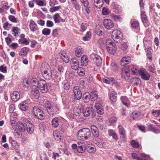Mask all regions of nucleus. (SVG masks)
Segmentation results:
<instances>
[{
    "label": "nucleus",
    "instance_id": "nucleus-7",
    "mask_svg": "<svg viewBox=\"0 0 160 160\" xmlns=\"http://www.w3.org/2000/svg\"><path fill=\"white\" fill-rule=\"evenodd\" d=\"M103 25L106 29L110 30L114 27V23L113 21L110 19H105L103 21Z\"/></svg>",
    "mask_w": 160,
    "mask_h": 160
},
{
    "label": "nucleus",
    "instance_id": "nucleus-63",
    "mask_svg": "<svg viewBox=\"0 0 160 160\" xmlns=\"http://www.w3.org/2000/svg\"><path fill=\"white\" fill-rule=\"evenodd\" d=\"M12 146L14 147L15 148H18L19 147V145L18 144V142L15 141H12V142L11 143Z\"/></svg>",
    "mask_w": 160,
    "mask_h": 160
},
{
    "label": "nucleus",
    "instance_id": "nucleus-15",
    "mask_svg": "<svg viewBox=\"0 0 160 160\" xmlns=\"http://www.w3.org/2000/svg\"><path fill=\"white\" fill-rule=\"evenodd\" d=\"M122 77L125 79H128L130 77V73L128 66L125 67L122 71Z\"/></svg>",
    "mask_w": 160,
    "mask_h": 160
},
{
    "label": "nucleus",
    "instance_id": "nucleus-24",
    "mask_svg": "<svg viewBox=\"0 0 160 160\" xmlns=\"http://www.w3.org/2000/svg\"><path fill=\"white\" fill-rule=\"evenodd\" d=\"M20 95L19 92L16 91H14L13 92L11 96L12 100L14 102L17 101L20 98Z\"/></svg>",
    "mask_w": 160,
    "mask_h": 160
},
{
    "label": "nucleus",
    "instance_id": "nucleus-21",
    "mask_svg": "<svg viewBox=\"0 0 160 160\" xmlns=\"http://www.w3.org/2000/svg\"><path fill=\"white\" fill-rule=\"evenodd\" d=\"M26 126V129L28 132L30 134L32 133L34 131L33 125L30 122H27Z\"/></svg>",
    "mask_w": 160,
    "mask_h": 160
},
{
    "label": "nucleus",
    "instance_id": "nucleus-6",
    "mask_svg": "<svg viewBox=\"0 0 160 160\" xmlns=\"http://www.w3.org/2000/svg\"><path fill=\"white\" fill-rule=\"evenodd\" d=\"M90 58L92 60L94 64L97 67L100 66L102 63L101 58L97 54L92 53L90 55Z\"/></svg>",
    "mask_w": 160,
    "mask_h": 160
},
{
    "label": "nucleus",
    "instance_id": "nucleus-42",
    "mask_svg": "<svg viewBox=\"0 0 160 160\" xmlns=\"http://www.w3.org/2000/svg\"><path fill=\"white\" fill-rule=\"evenodd\" d=\"M90 97L92 101H95L98 98L97 92L95 91L92 92L90 94Z\"/></svg>",
    "mask_w": 160,
    "mask_h": 160
},
{
    "label": "nucleus",
    "instance_id": "nucleus-40",
    "mask_svg": "<svg viewBox=\"0 0 160 160\" xmlns=\"http://www.w3.org/2000/svg\"><path fill=\"white\" fill-rule=\"evenodd\" d=\"M87 150L88 152L93 153L96 151V149L95 146L91 145L87 146Z\"/></svg>",
    "mask_w": 160,
    "mask_h": 160
},
{
    "label": "nucleus",
    "instance_id": "nucleus-29",
    "mask_svg": "<svg viewBox=\"0 0 160 160\" xmlns=\"http://www.w3.org/2000/svg\"><path fill=\"white\" fill-rule=\"evenodd\" d=\"M60 57L63 62L68 63L69 61V58L66 56V54L64 52H62L60 53Z\"/></svg>",
    "mask_w": 160,
    "mask_h": 160
},
{
    "label": "nucleus",
    "instance_id": "nucleus-54",
    "mask_svg": "<svg viewBox=\"0 0 160 160\" xmlns=\"http://www.w3.org/2000/svg\"><path fill=\"white\" fill-rule=\"evenodd\" d=\"M110 12V10L107 8H103L102 9V13L104 15H107Z\"/></svg>",
    "mask_w": 160,
    "mask_h": 160
},
{
    "label": "nucleus",
    "instance_id": "nucleus-18",
    "mask_svg": "<svg viewBox=\"0 0 160 160\" xmlns=\"http://www.w3.org/2000/svg\"><path fill=\"white\" fill-rule=\"evenodd\" d=\"M94 106L98 113L101 115L103 113V110L101 104L99 103H97L95 104Z\"/></svg>",
    "mask_w": 160,
    "mask_h": 160
},
{
    "label": "nucleus",
    "instance_id": "nucleus-38",
    "mask_svg": "<svg viewBox=\"0 0 160 160\" xmlns=\"http://www.w3.org/2000/svg\"><path fill=\"white\" fill-rule=\"evenodd\" d=\"M148 128L150 130L155 133H158L160 132V131L157 128L153 127L152 124H150L148 126Z\"/></svg>",
    "mask_w": 160,
    "mask_h": 160
},
{
    "label": "nucleus",
    "instance_id": "nucleus-56",
    "mask_svg": "<svg viewBox=\"0 0 160 160\" xmlns=\"http://www.w3.org/2000/svg\"><path fill=\"white\" fill-rule=\"evenodd\" d=\"M51 32V30L48 28L44 29L42 31V34L45 35H48L50 34Z\"/></svg>",
    "mask_w": 160,
    "mask_h": 160
},
{
    "label": "nucleus",
    "instance_id": "nucleus-43",
    "mask_svg": "<svg viewBox=\"0 0 160 160\" xmlns=\"http://www.w3.org/2000/svg\"><path fill=\"white\" fill-rule=\"evenodd\" d=\"M109 135L111 136H112L113 139L117 140L118 139L117 134L115 132L112 130H110L108 131Z\"/></svg>",
    "mask_w": 160,
    "mask_h": 160
},
{
    "label": "nucleus",
    "instance_id": "nucleus-9",
    "mask_svg": "<svg viewBox=\"0 0 160 160\" xmlns=\"http://www.w3.org/2000/svg\"><path fill=\"white\" fill-rule=\"evenodd\" d=\"M73 91L75 99L77 100H79L81 99L82 93L81 91L78 87H74L73 89Z\"/></svg>",
    "mask_w": 160,
    "mask_h": 160
},
{
    "label": "nucleus",
    "instance_id": "nucleus-20",
    "mask_svg": "<svg viewBox=\"0 0 160 160\" xmlns=\"http://www.w3.org/2000/svg\"><path fill=\"white\" fill-rule=\"evenodd\" d=\"M53 18L55 23H59L61 22H64L65 21V20L62 18L58 13H56L53 16Z\"/></svg>",
    "mask_w": 160,
    "mask_h": 160
},
{
    "label": "nucleus",
    "instance_id": "nucleus-14",
    "mask_svg": "<svg viewBox=\"0 0 160 160\" xmlns=\"http://www.w3.org/2000/svg\"><path fill=\"white\" fill-rule=\"evenodd\" d=\"M129 69H131L132 73L133 75H135L139 73V70L138 66L134 65H131L128 66Z\"/></svg>",
    "mask_w": 160,
    "mask_h": 160
},
{
    "label": "nucleus",
    "instance_id": "nucleus-28",
    "mask_svg": "<svg viewBox=\"0 0 160 160\" xmlns=\"http://www.w3.org/2000/svg\"><path fill=\"white\" fill-rule=\"evenodd\" d=\"M117 93L114 91L110 92L109 94V98L111 101L112 102H116L117 100Z\"/></svg>",
    "mask_w": 160,
    "mask_h": 160
},
{
    "label": "nucleus",
    "instance_id": "nucleus-59",
    "mask_svg": "<svg viewBox=\"0 0 160 160\" xmlns=\"http://www.w3.org/2000/svg\"><path fill=\"white\" fill-rule=\"evenodd\" d=\"M0 71L4 73H6L7 72V67L4 65L0 66Z\"/></svg>",
    "mask_w": 160,
    "mask_h": 160
},
{
    "label": "nucleus",
    "instance_id": "nucleus-44",
    "mask_svg": "<svg viewBox=\"0 0 160 160\" xmlns=\"http://www.w3.org/2000/svg\"><path fill=\"white\" fill-rule=\"evenodd\" d=\"M29 39L27 40L26 38H22V39H19L18 40V42L20 44H23L26 45L29 44Z\"/></svg>",
    "mask_w": 160,
    "mask_h": 160
},
{
    "label": "nucleus",
    "instance_id": "nucleus-34",
    "mask_svg": "<svg viewBox=\"0 0 160 160\" xmlns=\"http://www.w3.org/2000/svg\"><path fill=\"white\" fill-rule=\"evenodd\" d=\"M95 5L98 8H100L103 4V0H94Z\"/></svg>",
    "mask_w": 160,
    "mask_h": 160
},
{
    "label": "nucleus",
    "instance_id": "nucleus-27",
    "mask_svg": "<svg viewBox=\"0 0 160 160\" xmlns=\"http://www.w3.org/2000/svg\"><path fill=\"white\" fill-rule=\"evenodd\" d=\"M29 50V49L28 48H22L21 49L19 53V55L21 56H24L27 54V53Z\"/></svg>",
    "mask_w": 160,
    "mask_h": 160
},
{
    "label": "nucleus",
    "instance_id": "nucleus-31",
    "mask_svg": "<svg viewBox=\"0 0 160 160\" xmlns=\"http://www.w3.org/2000/svg\"><path fill=\"white\" fill-rule=\"evenodd\" d=\"M120 99L122 103L126 107H128L129 101L127 97L126 96H122L121 97Z\"/></svg>",
    "mask_w": 160,
    "mask_h": 160
},
{
    "label": "nucleus",
    "instance_id": "nucleus-35",
    "mask_svg": "<svg viewBox=\"0 0 160 160\" xmlns=\"http://www.w3.org/2000/svg\"><path fill=\"white\" fill-rule=\"evenodd\" d=\"M62 87L65 90H68L70 88V85L67 80H64L62 83Z\"/></svg>",
    "mask_w": 160,
    "mask_h": 160
},
{
    "label": "nucleus",
    "instance_id": "nucleus-48",
    "mask_svg": "<svg viewBox=\"0 0 160 160\" xmlns=\"http://www.w3.org/2000/svg\"><path fill=\"white\" fill-rule=\"evenodd\" d=\"M91 32H87L86 36L82 38V40L84 41H88L91 39Z\"/></svg>",
    "mask_w": 160,
    "mask_h": 160
},
{
    "label": "nucleus",
    "instance_id": "nucleus-64",
    "mask_svg": "<svg viewBox=\"0 0 160 160\" xmlns=\"http://www.w3.org/2000/svg\"><path fill=\"white\" fill-rule=\"evenodd\" d=\"M60 8V6L54 7L52 8H50V11L52 12H54L58 10Z\"/></svg>",
    "mask_w": 160,
    "mask_h": 160
},
{
    "label": "nucleus",
    "instance_id": "nucleus-19",
    "mask_svg": "<svg viewBox=\"0 0 160 160\" xmlns=\"http://www.w3.org/2000/svg\"><path fill=\"white\" fill-rule=\"evenodd\" d=\"M88 57L86 55H83L81 58L80 61L81 65L82 66H86L88 64Z\"/></svg>",
    "mask_w": 160,
    "mask_h": 160
},
{
    "label": "nucleus",
    "instance_id": "nucleus-41",
    "mask_svg": "<svg viewBox=\"0 0 160 160\" xmlns=\"http://www.w3.org/2000/svg\"><path fill=\"white\" fill-rule=\"evenodd\" d=\"M13 134L15 138H20L21 136L20 132L19 130L18 129L14 130Z\"/></svg>",
    "mask_w": 160,
    "mask_h": 160
},
{
    "label": "nucleus",
    "instance_id": "nucleus-2",
    "mask_svg": "<svg viewBox=\"0 0 160 160\" xmlns=\"http://www.w3.org/2000/svg\"><path fill=\"white\" fill-rule=\"evenodd\" d=\"M65 109L66 114L71 118L73 117L74 114L76 116H79L83 110L82 108H79L77 105L70 106L66 108Z\"/></svg>",
    "mask_w": 160,
    "mask_h": 160
},
{
    "label": "nucleus",
    "instance_id": "nucleus-36",
    "mask_svg": "<svg viewBox=\"0 0 160 160\" xmlns=\"http://www.w3.org/2000/svg\"><path fill=\"white\" fill-rule=\"evenodd\" d=\"M119 133L120 136L122 138L124 137L125 135V131L123 127L121 125L118 126Z\"/></svg>",
    "mask_w": 160,
    "mask_h": 160
},
{
    "label": "nucleus",
    "instance_id": "nucleus-50",
    "mask_svg": "<svg viewBox=\"0 0 160 160\" xmlns=\"http://www.w3.org/2000/svg\"><path fill=\"white\" fill-rule=\"evenodd\" d=\"M128 47V45L127 42H123L122 43L119 45V47L120 48L123 50H126Z\"/></svg>",
    "mask_w": 160,
    "mask_h": 160
},
{
    "label": "nucleus",
    "instance_id": "nucleus-47",
    "mask_svg": "<svg viewBox=\"0 0 160 160\" xmlns=\"http://www.w3.org/2000/svg\"><path fill=\"white\" fill-rule=\"evenodd\" d=\"M18 126L19 130L22 131H24L26 129V127L23 124V123L21 122H19L18 123Z\"/></svg>",
    "mask_w": 160,
    "mask_h": 160
},
{
    "label": "nucleus",
    "instance_id": "nucleus-17",
    "mask_svg": "<svg viewBox=\"0 0 160 160\" xmlns=\"http://www.w3.org/2000/svg\"><path fill=\"white\" fill-rule=\"evenodd\" d=\"M92 135L95 138H97L99 135V130L98 128L95 125H92L91 126Z\"/></svg>",
    "mask_w": 160,
    "mask_h": 160
},
{
    "label": "nucleus",
    "instance_id": "nucleus-61",
    "mask_svg": "<svg viewBox=\"0 0 160 160\" xmlns=\"http://www.w3.org/2000/svg\"><path fill=\"white\" fill-rule=\"evenodd\" d=\"M152 114L154 117H158L160 115V109L157 110H152Z\"/></svg>",
    "mask_w": 160,
    "mask_h": 160
},
{
    "label": "nucleus",
    "instance_id": "nucleus-26",
    "mask_svg": "<svg viewBox=\"0 0 160 160\" xmlns=\"http://www.w3.org/2000/svg\"><path fill=\"white\" fill-rule=\"evenodd\" d=\"M12 34L14 37H17L20 33V29L17 27H14L12 29Z\"/></svg>",
    "mask_w": 160,
    "mask_h": 160
},
{
    "label": "nucleus",
    "instance_id": "nucleus-60",
    "mask_svg": "<svg viewBox=\"0 0 160 160\" xmlns=\"http://www.w3.org/2000/svg\"><path fill=\"white\" fill-rule=\"evenodd\" d=\"M131 81L134 82V83L136 85L138 84L141 82L140 79L137 78H132Z\"/></svg>",
    "mask_w": 160,
    "mask_h": 160
},
{
    "label": "nucleus",
    "instance_id": "nucleus-13",
    "mask_svg": "<svg viewBox=\"0 0 160 160\" xmlns=\"http://www.w3.org/2000/svg\"><path fill=\"white\" fill-rule=\"evenodd\" d=\"M77 151L79 153L83 152L85 150L86 147L85 143L82 142L78 143Z\"/></svg>",
    "mask_w": 160,
    "mask_h": 160
},
{
    "label": "nucleus",
    "instance_id": "nucleus-62",
    "mask_svg": "<svg viewBox=\"0 0 160 160\" xmlns=\"http://www.w3.org/2000/svg\"><path fill=\"white\" fill-rule=\"evenodd\" d=\"M113 79L112 78H103L102 81L106 83L110 84L113 81Z\"/></svg>",
    "mask_w": 160,
    "mask_h": 160
},
{
    "label": "nucleus",
    "instance_id": "nucleus-23",
    "mask_svg": "<svg viewBox=\"0 0 160 160\" xmlns=\"http://www.w3.org/2000/svg\"><path fill=\"white\" fill-rule=\"evenodd\" d=\"M19 107L22 110L25 111L28 108V104L26 101L22 102L19 105Z\"/></svg>",
    "mask_w": 160,
    "mask_h": 160
},
{
    "label": "nucleus",
    "instance_id": "nucleus-58",
    "mask_svg": "<svg viewBox=\"0 0 160 160\" xmlns=\"http://www.w3.org/2000/svg\"><path fill=\"white\" fill-rule=\"evenodd\" d=\"M148 69L149 71L152 72L154 73L155 72L156 69L154 65H149L148 66Z\"/></svg>",
    "mask_w": 160,
    "mask_h": 160
},
{
    "label": "nucleus",
    "instance_id": "nucleus-37",
    "mask_svg": "<svg viewBox=\"0 0 160 160\" xmlns=\"http://www.w3.org/2000/svg\"><path fill=\"white\" fill-rule=\"evenodd\" d=\"M83 98L84 102L85 103H87L90 98V93L88 92H86L83 94Z\"/></svg>",
    "mask_w": 160,
    "mask_h": 160
},
{
    "label": "nucleus",
    "instance_id": "nucleus-33",
    "mask_svg": "<svg viewBox=\"0 0 160 160\" xmlns=\"http://www.w3.org/2000/svg\"><path fill=\"white\" fill-rule=\"evenodd\" d=\"M110 17L111 18L116 22H121L122 20V18L120 16L118 15L113 14L111 15Z\"/></svg>",
    "mask_w": 160,
    "mask_h": 160
},
{
    "label": "nucleus",
    "instance_id": "nucleus-5",
    "mask_svg": "<svg viewBox=\"0 0 160 160\" xmlns=\"http://www.w3.org/2000/svg\"><path fill=\"white\" fill-rule=\"evenodd\" d=\"M122 34L121 32L117 29L113 30L112 33V38L116 42L119 43L121 41Z\"/></svg>",
    "mask_w": 160,
    "mask_h": 160
},
{
    "label": "nucleus",
    "instance_id": "nucleus-4",
    "mask_svg": "<svg viewBox=\"0 0 160 160\" xmlns=\"http://www.w3.org/2000/svg\"><path fill=\"white\" fill-rule=\"evenodd\" d=\"M106 47L108 52L111 54H114L117 49L114 43L111 40L107 39L106 42Z\"/></svg>",
    "mask_w": 160,
    "mask_h": 160
},
{
    "label": "nucleus",
    "instance_id": "nucleus-46",
    "mask_svg": "<svg viewBox=\"0 0 160 160\" xmlns=\"http://www.w3.org/2000/svg\"><path fill=\"white\" fill-rule=\"evenodd\" d=\"M82 48L80 47H77L75 50V54L77 57H80L82 54Z\"/></svg>",
    "mask_w": 160,
    "mask_h": 160
},
{
    "label": "nucleus",
    "instance_id": "nucleus-1",
    "mask_svg": "<svg viewBox=\"0 0 160 160\" xmlns=\"http://www.w3.org/2000/svg\"><path fill=\"white\" fill-rule=\"evenodd\" d=\"M29 85L32 87V93L34 98L36 99H38L40 96L39 91L40 89V85L37 79L35 78L24 79L23 82V87L27 88Z\"/></svg>",
    "mask_w": 160,
    "mask_h": 160
},
{
    "label": "nucleus",
    "instance_id": "nucleus-51",
    "mask_svg": "<svg viewBox=\"0 0 160 160\" xmlns=\"http://www.w3.org/2000/svg\"><path fill=\"white\" fill-rule=\"evenodd\" d=\"M42 86H41V92L43 93H45L48 91L47 85L45 83H42Z\"/></svg>",
    "mask_w": 160,
    "mask_h": 160
},
{
    "label": "nucleus",
    "instance_id": "nucleus-39",
    "mask_svg": "<svg viewBox=\"0 0 160 160\" xmlns=\"http://www.w3.org/2000/svg\"><path fill=\"white\" fill-rule=\"evenodd\" d=\"M45 106L47 108V110L48 113H49V111H52L54 110L53 107L51 106V104L48 101H47L45 103Z\"/></svg>",
    "mask_w": 160,
    "mask_h": 160
},
{
    "label": "nucleus",
    "instance_id": "nucleus-30",
    "mask_svg": "<svg viewBox=\"0 0 160 160\" xmlns=\"http://www.w3.org/2000/svg\"><path fill=\"white\" fill-rule=\"evenodd\" d=\"M29 26L30 29L32 31H36L38 29V27L36 24L33 21H30Z\"/></svg>",
    "mask_w": 160,
    "mask_h": 160
},
{
    "label": "nucleus",
    "instance_id": "nucleus-55",
    "mask_svg": "<svg viewBox=\"0 0 160 160\" xmlns=\"http://www.w3.org/2000/svg\"><path fill=\"white\" fill-rule=\"evenodd\" d=\"M8 19L10 21L13 22L17 23L18 22V21L14 16L10 15L8 17Z\"/></svg>",
    "mask_w": 160,
    "mask_h": 160
},
{
    "label": "nucleus",
    "instance_id": "nucleus-25",
    "mask_svg": "<svg viewBox=\"0 0 160 160\" xmlns=\"http://www.w3.org/2000/svg\"><path fill=\"white\" fill-rule=\"evenodd\" d=\"M33 113L37 118H39L40 116V109L39 108L34 107L33 108Z\"/></svg>",
    "mask_w": 160,
    "mask_h": 160
},
{
    "label": "nucleus",
    "instance_id": "nucleus-10",
    "mask_svg": "<svg viewBox=\"0 0 160 160\" xmlns=\"http://www.w3.org/2000/svg\"><path fill=\"white\" fill-rule=\"evenodd\" d=\"M132 155L133 159H136V160H148L149 158V156L144 153L141 154L142 157L141 158L138 157L137 155L134 153H132Z\"/></svg>",
    "mask_w": 160,
    "mask_h": 160
},
{
    "label": "nucleus",
    "instance_id": "nucleus-3",
    "mask_svg": "<svg viewBox=\"0 0 160 160\" xmlns=\"http://www.w3.org/2000/svg\"><path fill=\"white\" fill-rule=\"evenodd\" d=\"M91 133L88 128H83L79 130L77 132V138L80 140L85 141L87 140L91 136Z\"/></svg>",
    "mask_w": 160,
    "mask_h": 160
},
{
    "label": "nucleus",
    "instance_id": "nucleus-11",
    "mask_svg": "<svg viewBox=\"0 0 160 160\" xmlns=\"http://www.w3.org/2000/svg\"><path fill=\"white\" fill-rule=\"evenodd\" d=\"M42 75L45 79L47 80H50L52 77V72L50 69L44 70Z\"/></svg>",
    "mask_w": 160,
    "mask_h": 160
},
{
    "label": "nucleus",
    "instance_id": "nucleus-45",
    "mask_svg": "<svg viewBox=\"0 0 160 160\" xmlns=\"http://www.w3.org/2000/svg\"><path fill=\"white\" fill-rule=\"evenodd\" d=\"M82 109H83V108ZM82 111H83V110ZM91 112V109L90 108H88L86 109L85 111L83 112L82 111L81 114L82 113L85 116L88 117L90 115Z\"/></svg>",
    "mask_w": 160,
    "mask_h": 160
},
{
    "label": "nucleus",
    "instance_id": "nucleus-49",
    "mask_svg": "<svg viewBox=\"0 0 160 160\" xmlns=\"http://www.w3.org/2000/svg\"><path fill=\"white\" fill-rule=\"evenodd\" d=\"M58 120L57 118L53 119L52 120V125L55 128L57 127L58 126Z\"/></svg>",
    "mask_w": 160,
    "mask_h": 160
},
{
    "label": "nucleus",
    "instance_id": "nucleus-22",
    "mask_svg": "<svg viewBox=\"0 0 160 160\" xmlns=\"http://www.w3.org/2000/svg\"><path fill=\"white\" fill-rule=\"evenodd\" d=\"M131 26L132 29L136 32H137L139 31V25L138 21H135L132 22Z\"/></svg>",
    "mask_w": 160,
    "mask_h": 160
},
{
    "label": "nucleus",
    "instance_id": "nucleus-52",
    "mask_svg": "<svg viewBox=\"0 0 160 160\" xmlns=\"http://www.w3.org/2000/svg\"><path fill=\"white\" fill-rule=\"evenodd\" d=\"M77 69L78 73L79 76H82L85 74V70L83 68H78Z\"/></svg>",
    "mask_w": 160,
    "mask_h": 160
},
{
    "label": "nucleus",
    "instance_id": "nucleus-53",
    "mask_svg": "<svg viewBox=\"0 0 160 160\" xmlns=\"http://www.w3.org/2000/svg\"><path fill=\"white\" fill-rule=\"evenodd\" d=\"M53 136L56 140L59 141L61 139V136L60 134L57 132H53Z\"/></svg>",
    "mask_w": 160,
    "mask_h": 160
},
{
    "label": "nucleus",
    "instance_id": "nucleus-8",
    "mask_svg": "<svg viewBox=\"0 0 160 160\" xmlns=\"http://www.w3.org/2000/svg\"><path fill=\"white\" fill-rule=\"evenodd\" d=\"M139 75L142 78L145 80H148L150 77V75L144 68H141L139 69Z\"/></svg>",
    "mask_w": 160,
    "mask_h": 160
},
{
    "label": "nucleus",
    "instance_id": "nucleus-16",
    "mask_svg": "<svg viewBox=\"0 0 160 160\" xmlns=\"http://www.w3.org/2000/svg\"><path fill=\"white\" fill-rule=\"evenodd\" d=\"M131 62V58L130 57L126 56L123 57L121 60V65L124 66L129 63Z\"/></svg>",
    "mask_w": 160,
    "mask_h": 160
},
{
    "label": "nucleus",
    "instance_id": "nucleus-57",
    "mask_svg": "<svg viewBox=\"0 0 160 160\" xmlns=\"http://www.w3.org/2000/svg\"><path fill=\"white\" fill-rule=\"evenodd\" d=\"M131 144L132 147L134 148H138L139 147L138 143L134 140H132L131 141Z\"/></svg>",
    "mask_w": 160,
    "mask_h": 160
},
{
    "label": "nucleus",
    "instance_id": "nucleus-32",
    "mask_svg": "<svg viewBox=\"0 0 160 160\" xmlns=\"http://www.w3.org/2000/svg\"><path fill=\"white\" fill-rule=\"evenodd\" d=\"M141 17L143 23L144 24H147V23L148 22V19L144 11H141Z\"/></svg>",
    "mask_w": 160,
    "mask_h": 160
},
{
    "label": "nucleus",
    "instance_id": "nucleus-12",
    "mask_svg": "<svg viewBox=\"0 0 160 160\" xmlns=\"http://www.w3.org/2000/svg\"><path fill=\"white\" fill-rule=\"evenodd\" d=\"M71 68L74 70H76L79 68V62L75 58H72L71 61Z\"/></svg>",
    "mask_w": 160,
    "mask_h": 160
}]
</instances>
